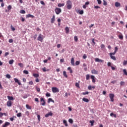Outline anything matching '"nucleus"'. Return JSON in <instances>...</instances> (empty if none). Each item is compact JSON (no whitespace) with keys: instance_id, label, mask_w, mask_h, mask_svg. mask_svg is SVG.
Masks as SVG:
<instances>
[{"instance_id":"a211bd4d","label":"nucleus","mask_w":127,"mask_h":127,"mask_svg":"<svg viewBox=\"0 0 127 127\" xmlns=\"http://www.w3.org/2000/svg\"><path fill=\"white\" fill-rule=\"evenodd\" d=\"M54 21H55V16L53 15L52 18H51V23H54Z\"/></svg>"},{"instance_id":"de8ad7c7","label":"nucleus","mask_w":127,"mask_h":127,"mask_svg":"<svg viewBox=\"0 0 127 127\" xmlns=\"http://www.w3.org/2000/svg\"><path fill=\"white\" fill-rule=\"evenodd\" d=\"M89 94V92H88V91H86V92H83L82 93V95H88Z\"/></svg>"},{"instance_id":"4d7b16f0","label":"nucleus","mask_w":127,"mask_h":127,"mask_svg":"<svg viewBox=\"0 0 127 127\" xmlns=\"http://www.w3.org/2000/svg\"><path fill=\"white\" fill-rule=\"evenodd\" d=\"M36 90H37V92H40V88L39 87H36Z\"/></svg>"},{"instance_id":"c85d7f7f","label":"nucleus","mask_w":127,"mask_h":127,"mask_svg":"<svg viewBox=\"0 0 127 127\" xmlns=\"http://www.w3.org/2000/svg\"><path fill=\"white\" fill-rule=\"evenodd\" d=\"M33 76L34 77H35V78H38V77H39V74H37V73H34L33 74Z\"/></svg>"},{"instance_id":"58836bf2","label":"nucleus","mask_w":127,"mask_h":127,"mask_svg":"<svg viewBox=\"0 0 127 127\" xmlns=\"http://www.w3.org/2000/svg\"><path fill=\"white\" fill-rule=\"evenodd\" d=\"M23 73H24V74H25L26 75H27L28 74H29L28 71H27L26 70H23Z\"/></svg>"},{"instance_id":"774afa93","label":"nucleus","mask_w":127,"mask_h":127,"mask_svg":"<svg viewBox=\"0 0 127 127\" xmlns=\"http://www.w3.org/2000/svg\"><path fill=\"white\" fill-rule=\"evenodd\" d=\"M33 81H31L29 82V85H33Z\"/></svg>"},{"instance_id":"6e6552de","label":"nucleus","mask_w":127,"mask_h":127,"mask_svg":"<svg viewBox=\"0 0 127 127\" xmlns=\"http://www.w3.org/2000/svg\"><path fill=\"white\" fill-rule=\"evenodd\" d=\"M8 126H10V123L9 122H5L4 125L2 126V127H7Z\"/></svg>"},{"instance_id":"c03bdc74","label":"nucleus","mask_w":127,"mask_h":127,"mask_svg":"<svg viewBox=\"0 0 127 127\" xmlns=\"http://www.w3.org/2000/svg\"><path fill=\"white\" fill-rule=\"evenodd\" d=\"M86 80H89V79H90V75L87 74L86 76Z\"/></svg>"},{"instance_id":"c9c22d12","label":"nucleus","mask_w":127,"mask_h":127,"mask_svg":"<svg viewBox=\"0 0 127 127\" xmlns=\"http://www.w3.org/2000/svg\"><path fill=\"white\" fill-rule=\"evenodd\" d=\"M119 39H121L122 40H123V39H124V36H123L122 35H120L119 36Z\"/></svg>"},{"instance_id":"cd10ccee","label":"nucleus","mask_w":127,"mask_h":127,"mask_svg":"<svg viewBox=\"0 0 127 127\" xmlns=\"http://www.w3.org/2000/svg\"><path fill=\"white\" fill-rule=\"evenodd\" d=\"M110 116L111 117H114V118H117V115H116V114H114L113 113H111L110 114Z\"/></svg>"},{"instance_id":"393cba45","label":"nucleus","mask_w":127,"mask_h":127,"mask_svg":"<svg viewBox=\"0 0 127 127\" xmlns=\"http://www.w3.org/2000/svg\"><path fill=\"white\" fill-rule=\"evenodd\" d=\"M26 108L27 110H31V106H29L28 104L26 105Z\"/></svg>"},{"instance_id":"8fccbe9b","label":"nucleus","mask_w":127,"mask_h":127,"mask_svg":"<svg viewBox=\"0 0 127 127\" xmlns=\"http://www.w3.org/2000/svg\"><path fill=\"white\" fill-rule=\"evenodd\" d=\"M17 117H18V118H20V117H21V113H19L17 114Z\"/></svg>"},{"instance_id":"2eb2a0df","label":"nucleus","mask_w":127,"mask_h":127,"mask_svg":"<svg viewBox=\"0 0 127 127\" xmlns=\"http://www.w3.org/2000/svg\"><path fill=\"white\" fill-rule=\"evenodd\" d=\"M70 63L72 66H74L75 65V61H74V58H72L71 59Z\"/></svg>"},{"instance_id":"dca6fc26","label":"nucleus","mask_w":127,"mask_h":127,"mask_svg":"<svg viewBox=\"0 0 127 127\" xmlns=\"http://www.w3.org/2000/svg\"><path fill=\"white\" fill-rule=\"evenodd\" d=\"M91 79H92L93 83L96 82V79H95V76L94 75L91 76Z\"/></svg>"},{"instance_id":"aec40b11","label":"nucleus","mask_w":127,"mask_h":127,"mask_svg":"<svg viewBox=\"0 0 127 127\" xmlns=\"http://www.w3.org/2000/svg\"><path fill=\"white\" fill-rule=\"evenodd\" d=\"M64 5H65V3H60L58 4V6L59 7H62V6H64Z\"/></svg>"},{"instance_id":"3c124183","label":"nucleus","mask_w":127,"mask_h":127,"mask_svg":"<svg viewBox=\"0 0 127 127\" xmlns=\"http://www.w3.org/2000/svg\"><path fill=\"white\" fill-rule=\"evenodd\" d=\"M46 97H51V94H50V93H47L46 94Z\"/></svg>"},{"instance_id":"7ed1b4c3","label":"nucleus","mask_w":127,"mask_h":127,"mask_svg":"<svg viewBox=\"0 0 127 127\" xmlns=\"http://www.w3.org/2000/svg\"><path fill=\"white\" fill-rule=\"evenodd\" d=\"M52 91L53 93H59V89H58L57 87H52Z\"/></svg>"},{"instance_id":"864d4df0","label":"nucleus","mask_w":127,"mask_h":127,"mask_svg":"<svg viewBox=\"0 0 127 127\" xmlns=\"http://www.w3.org/2000/svg\"><path fill=\"white\" fill-rule=\"evenodd\" d=\"M8 42L9 43H12V42H13V40L12 39H10L8 41Z\"/></svg>"},{"instance_id":"ea45409f","label":"nucleus","mask_w":127,"mask_h":127,"mask_svg":"<svg viewBox=\"0 0 127 127\" xmlns=\"http://www.w3.org/2000/svg\"><path fill=\"white\" fill-rule=\"evenodd\" d=\"M20 13H22V14H24L25 13V11L24 10H21L20 11Z\"/></svg>"},{"instance_id":"79ce46f5","label":"nucleus","mask_w":127,"mask_h":127,"mask_svg":"<svg viewBox=\"0 0 127 127\" xmlns=\"http://www.w3.org/2000/svg\"><path fill=\"white\" fill-rule=\"evenodd\" d=\"M123 72H124V75H126V76H127V70L124 69V70H123Z\"/></svg>"},{"instance_id":"e2e57ef3","label":"nucleus","mask_w":127,"mask_h":127,"mask_svg":"<svg viewBox=\"0 0 127 127\" xmlns=\"http://www.w3.org/2000/svg\"><path fill=\"white\" fill-rule=\"evenodd\" d=\"M79 14H83V13H84V11L81 10L80 11H79Z\"/></svg>"},{"instance_id":"0e129e2a","label":"nucleus","mask_w":127,"mask_h":127,"mask_svg":"<svg viewBox=\"0 0 127 127\" xmlns=\"http://www.w3.org/2000/svg\"><path fill=\"white\" fill-rule=\"evenodd\" d=\"M82 57L83 59H86V58H87V55L86 54H84Z\"/></svg>"},{"instance_id":"f704fd0d","label":"nucleus","mask_w":127,"mask_h":127,"mask_svg":"<svg viewBox=\"0 0 127 127\" xmlns=\"http://www.w3.org/2000/svg\"><path fill=\"white\" fill-rule=\"evenodd\" d=\"M89 123H91V126L92 127V126H94V123H95V121H90Z\"/></svg>"},{"instance_id":"f257e3e1","label":"nucleus","mask_w":127,"mask_h":127,"mask_svg":"<svg viewBox=\"0 0 127 127\" xmlns=\"http://www.w3.org/2000/svg\"><path fill=\"white\" fill-rule=\"evenodd\" d=\"M66 8L67 9H71L72 8V2L71 0H68L66 1Z\"/></svg>"},{"instance_id":"0eeeda50","label":"nucleus","mask_w":127,"mask_h":127,"mask_svg":"<svg viewBox=\"0 0 127 127\" xmlns=\"http://www.w3.org/2000/svg\"><path fill=\"white\" fill-rule=\"evenodd\" d=\"M50 116H53V113H52V112H49L48 113L46 114L45 115V118H48Z\"/></svg>"},{"instance_id":"a19ab883","label":"nucleus","mask_w":127,"mask_h":127,"mask_svg":"<svg viewBox=\"0 0 127 127\" xmlns=\"http://www.w3.org/2000/svg\"><path fill=\"white\" fill-rule=\"evenodd\" d=\"M6 78H7V79H10L11 78L10 75H9V74H7L6 75Z\"/></svg>"},{"instance_id":"9d476101","label":"nucleus","mask_w":127,"mask_h":127,"mask_svg":"<svg viewBox=\"0 0 127 127\" xmlns=\"http://www.w3.org/2000/svg\"><path fill=\"white\" fill-rule=\"evenodd\" d=\"M26 18H29V17H31V18H34V16L33 15L28 14L26 15Z\"/></svg>"},{"instance_id":"72a5a7b5","label":"nucleus","mask_w":127,"mask_h":127,"mask_svg":"<svg viewBox=\"0 0 127 127\" xmlns=\"http://www.w3.org/2000/svg\"><path fill=\"white\" fill-rule=\"evenodd\" d=\"M13 62H14V61L13 60H10L9 61V64L11 65L12 64H13Z\"/></svg>"},{"instance_id":"6ab92c4d","label":"nucleus","mask_w":127,"mask_h":127,"mask_svg":"<svg viewBox=\"0 0 127 127\" xmlns=\"http://www.w3.org/2000/svg\"><path fill=\"white\" fill-rule=\"evenodd\" d=\"M110 57L111 59H112V60H114V61H116V60H117V59L116 58V57H115V56L110 55Z\"/></svg>"},{"instance_id":"4468645a","label":"nucleus","mask_w":127,"mask_h":127,"mask_svg":"<svg viewBox=\"0 0 127 127\" xmlns=\"http://www.w3.org/2000/svg\"><path fill=\"white\" fill-rule=\"evenodd\" d=\"M95 62H101V63L104 62L103 60H100L99 58H96L95 59Z\"/></svg>"},{"instance_id":"680f3d73","label":"nucleus","mask_w":127,"mask_h":127,"mask_svg":"<svg viewBox=\"0 0 127 127\" xmlns=\"http://www.w3.org/2000/svg\"><path fill=\"white\" fill-rule=\"evenodd\" d=\"M40 3L41 4H43V5H45V3H44V1H42V0L40 1Z\"/></svg>"},{"instance_id":"49530a36","label":"nucleus","mask_w":127,"mask_h":127,"mask_svg":"<svg viewBox=\"0 0 127 127\" xmlns=\"http://www.w3.org/2000/svg\"><path fill=\"white\" fill-rule=\"evenodd\" d=\"M116 53H117L115 52H114V53H110L109 54V55H111V56H113V55H115Z\"/></svg>"},{"instance_id":"e433bc0d","label":"nucleus","mask_w":127,"mask_h":127,"mask_svg":"<svg viewBox=\"0 0 127 127\" xmlns=\"http://www.w3.org/2000/svg\"><path fill=\"white\" fill-rule=\"evenodd\" d=\"M18 65L21 67L23 68V64L22 63H19Z\"/></svg>"},{"instance_id":"5701e85b","label":"nucleus","mask_w":127,"mask_h":127,"mask_svg":"<svg viewBox=\"0 0 127 127\" xmlns=\"http://www.w3.org/2000/svg\"><path fill=\"white\" fill-rule=\"evenodd\" d=\"M67 70L69 71V72L70 74H72V73H73V70H72V68H71V67H67Z\"/></svg>"},{"instance_id":"603ef678","label":"nucleus","mask_w":127,"mask_h":127,"mask_svg":"<svg viewBox=\"0 0 127 127\" xmlns=\"http://www.w3.org/2000/svg\"><path fill=\"white\" fill-rule=\"evenodd\" d=\"M61 63H63V62H65V60L64 59H61L60 60Z\"/></svg>"},{"instance_id":"f03ea898","label":"nucleus","mask_w":127,"mask_h":127,"mask_svg":"<svg viewBox=\"0 0 127 127\" xmlns=\"http://www.w3.org/2000/svg\"><path fill=\"white\" fill-rule=\"evenodd\" d=\"M37 40H38V41H40V42H43V35H41V34H39L37 38Z\"/></svg>"},{"instance_id":"1a4fd4ad","label":"nucleus","mask_w":127,"mask_h":127,"mask_svg":"<svg viewBox=\"0 0 127 127\" xmlns=\"http://www.w3.org/2000/svg\"><path fill=\"white\" fill-rule=\"evenodd\" d=\"M14 80L15 83H17L19 86H20V85H21V83H20V82H19V80H18L17 78H14Z\"/></svg>"},{"instance_id":"052dcab7","label":"nucleus","mask_w":127,"mask_h":127,"mask_svg":"<svg viewBox=\"0 0 127 127\" xmlns=\"http://www.w3.org/2000/svg\"><path fill=\"white\" fill-rule=\"evenodd\" d=\"M80 64V62L79 61H76V62H75V65H79Z\"/></svg>"},{"instance_id":"ddd939ff","label":"nucleus","mask_w":127,"mask_h":127,"mask_svg":"<svg viewBox=\"0 0 127 127\" xmlns=\"http://www.w3.org/2000/svg\"><path fill=\"white\" fill-rule=\"evenodd\" d=\"M115 5L116 7H121V3L119 2H115Z\"/></svg>"},{"instance_id":"37998d69","label":"nucleus","mask_w":127,"mask_h":127,"mask_svg":"<svg viewBox=\"0 0 127 127\" xmlns=\"http://www.w3.org/2000/svg\"><path fill=\"white\" fill-rule=\"evenodd\" d=\"M108 3L107 2V1H106V0H103V5H107Z\"/></svg>"},{"instance_id":"f8f14e48","label":"nucleus","mask_w":127,"mask_h":127,"mask_svg":"<svg viewBox=\"0 0 127 127\" xmlns=\"http://www.w3.org/2000/svg\"><path fill=\"white\" fill-rule=\"evenodd\" d=\"M11 105H12V103H11V101L10 100H8L7 102V107H11Z\"/></svg>"},{"instance_id":"39448f33","label":"nucleus","mask_w":127,"mask_h":127,"mask_svg":"<svg viewBox=\"0 0 127 127\" xmlns=\"http://www.w3.org/2000/svg\"><path fill=\"white\" fill-rule=\"evenodd\" d=\"M109 98H110L111 102H114V98H115V94L113 93L109 94Z\"/></svg>"},{"instance_id":"a878e982","label":"nucleus","mask_w":127,"mask_h":127,"mask_svg":"<svg viewBox=\"0 0 127 127\" xmlns=\"http://www.w3.org/2000/svg\"><path fill=\"white\" fill-rule=\"evenodd\" d=\"M50 102H52V103H55L54 100H52V98H49L48 100V103H49Z\"/></svg>"},{"instance_id":"4c0bfd02","label":"nucleus","mask_w":127,"mask_h":127,"mask_svg":"<svg viewBox=\"0 0 127 127\" xmlns=\"http://www.w3.org/2000/svg\"><path fill=\"white\" fill-rule=\"evenodd\" d=\"M43 72H46V71H49V69H46V67H44L42 68Z\"/></svg>"},{"instance_id":"423d86ee","label":"nucleus","mask_w":127,"mask_h":127,"mask_svg":"<svg viewBox=\"0 0 127 127\" xmlns=\"http://www.w3.org/2000/svg\"><path fill=\"white\" fill-rule=\"evenodd\" d=\"M40 101L41 102L42 106H45V104H46V103L45 102V99H44V98H41Z\"/></svg>"},{"instance_id":"bf43d9fd","label":"nucleus","mask_w":127,"mask_h":127,"mask_svg":"<svg viewBox=\"0 0 127 127\" xmlns=\"http://www.w3.org/2000/svg\"><path fill=\"white\" fill-rule=\"evenodd\" d=\"M97 0L98 4H101V3H102V0Z\"/></svg>"},{"instance_id":"bb28decb","label":"nucleus","mask_w":127,"mask_h":127,"mask_svg":"<svg viewBox=\"0 0 127 127\" xmlns=\"http://www.w3.org/2000/svg\"><path fill=\"white\" fill-rule=\"evenodd\" d=\"M101 48L102 50H105L106 47H105V45L104 44H101Z\"/></svg>"},{"instance_id":"2f4dec72","label":"nucleus","mask_w":127,"mask_h":127,"mask_svg":"<svg viewBox=\"0 0 127 127\" xmlns=\"http://www.w3.org/2000/svg\"><path fill=\"white\" fill-rule=\"evenodd\" d=\"M66 33H69V28L68 27H66L65 28Z\"/></svg>"},{"instance_id":"f3484780","label":"nucleus","mask_w":127,"mask_h":127,"mask_svg":"<svg viewBox=\"0 0 127 127\" xmlns=\"http://www.w3.org/2000/svg\"><path fill=\"white\" fill-rule=\"evenodd\" d=\"M82 101H83V102H85V103H89V99L86 98H82Z\"/></svg>"},{"instance_id":"5fc2aeb1","label":"nucleus","mask_w":127,"mask_h":127,"mask_svg":"<svg viewBox=\"0 0 127 127\" xmlns=\"http://www.w3.org/2000/svg\"><path fill=\"white\" fill-rule=\"evenodd\" d=\"M37 118H38V120L39 122H40V120H41L40 115H37Z\"/></svg>"},{"instance_id":"473e14b6","label":"nucleus","mask_w":127,"mask_h":127,"mask_svg":"<svg viewBox=\"0 0 127 127\" xmlns=\"http://www.w3.org/2000/svg\"><path fill=\"white\" fill-rule=\"evenodd\" d=\"M74 40L75 41V42H77L78 41V37L77 36H75L74 37Z\"/></svg>"},{"instance_id":"338daca9","label":"nucleus","mask_w":127,"mask_h":127,"mask_svg":"<svg viewBox=\"0 0 127 127\" xmlns=\"http://www.w3.org/2000/svg\"><path fill=\"white\" fill-rule=\"evenodd\" d=\"M33 38L34 40L36 39V38H37V34H35L34 36H33Z\"/></svg>"},{"instance_id":"412c9836","label":"nucleus","mask_w":127,"mask_h":127,"mask_svg":"<svg viewBox=\"0 0 127 127\" xmlns=\"http://www.w3.org/2000/svg\"><path fill=\"white\" fill-rule=\"evenodd\" d=\"M7 98L9 101H12L13 100V97L12 96H8Z\"/></svg>"},{"instance_id":"9b49d317","label":"nucleus","mask_w":127,"mask_h":127,"mask_svg":"<svg viewBox=\"0 0 127 127\" xmlns=\"http://www.w3.org/2000/svg\"><path fill=\"white\" fill-rule=\"evenodd\" d=\"M92 74H94L95 75H98V71L96 69H93L91 70Z\"/></svg>"},{"instance_id":"c756f323","label":"nucleus","mask_w":127,"mask_h":127,"mask_svg":"<svg viewBox=\"0 0 127 127\" xmlns=\"http://www.w3.org/2000/svg\"><path fill=\"white\" fill-rule=\"evenodd\" d=\"M63 123L64 124L65 127H68V124H67V121L66 120H64Z\"/></svg>"},{"instance_id":"a18cd8bd","label":"nucleus","mask_w":127,"mask_h":127,"mask_svg":"<svg viewBox=\"0 0 127 127\" xmlns=\"http://www.w3.org/2000/svg\"><path fill=\"white\" fill-rule=\"evenodd\" d=\"M68 122L70 123V124H73V120H72V119H69L68 120Z\"/></svg>"},{"instance_id":"4be33fe9","label":"nucleus","mask_w":127,"mask_h":127,"mask_svg":"<svg viewBox=\"0 0 127 127\" xmlns=\"http://www.w3.org/2000/svg\"><path fill=\"white\" fill-rule=\"evenodd\" d=\"M95 88H96L95 86H92L91 85H89L88 87V90H92V89H95Z\"/></svg>"},{"instance_id":"69168bd1","label":"nucleus","mask_w":127,"mask_h":127,"mask_svg":"<svg viewBox=\"0 0 127 127\" xmlns=\"http://www.w3.org/2000/svg\"><path fill=\"white\" fill-rule=\"evenodd\" d=\"M127 61H124L123 62V65H127Z\"/></svg>"},{"instance_id":"6e6d98bb","label":"nucleus","mask_w":127,"mask_h":127,"mask_svg":"<svg viewBox=\"0 0 127 127\" xmlns=\"http://www.w3.org/2000/svg\"><path fill=\"white\" fill-rule=\"evenodd\" d=\"M11 29L12 30V31H14L15 30V28L12 26V25H11Z\"/></svg>"},{"instance_id":"09e8293b","label":"nucleus","mask_w":127,"mask_h":127,"mask_svg":"<svg viewBox=\"0 0 127 127\" xmlns=\"http://www.w3.org/2000/svg\"><path fill=\"white\" fill-rule=\"evenodd\" d=\"M7 9H8V10H10V9H11V5H9L7 6Z\"/></svg>"},{"instance_id":"b1692460","label":"nucleus","mask_w":127,"mask_h":127,"mask_svg":"<svg viewBox=\"0 0 127 127\" xmlns=\"http://www.w3.org/2000/svg\"><path fill=\"white\" fill-rule=\"evenodd\" d=\"M63 75L65 77V78H68V75H67V73L65 71H63Z\"/></svg>"},{"instance_id":"20e7f679","label":"nucleus","mask_w":127,"mask_h":127,"mask_svg":"<svg viewBox=\"0 0 127 127\" xmlns=\"http://www.w3.org/2000/svg\"><path fill=\"white\" fill-rule=\"evenodd\" d=\"M56 14H59L61 12V8L56 7L55 9Z\"/></svg>"},{"instance_id":"7c9ffc66","label":"nucleus","mask_w":127,"mask_h":127,"mask_svg":"<svg viewBox=\"0 0 127 127\" xmlns=\"http://www.w3.org/2000/svg\"><path fill=\"white\" fill-rule=\"evenodd\" d=\"M25 115L27 116V117H29V115H30L29 111H26L25 113Z\"/></svg>"},{"instance_id":"13d9d810","label":"nucleus","mask_w":127,"mask_h":127,"mask_svg":"<svg viewBox=\"0 0 127 127\" xmlns=\"http://www.w3.org/2000/svg\"><path fill=\"white\" fill-rule=\"evenodd\" d=\"M120 85H121V86H124V85H125V82H124V81H121V82H120Z\"/></svg>"}]
</instances>
